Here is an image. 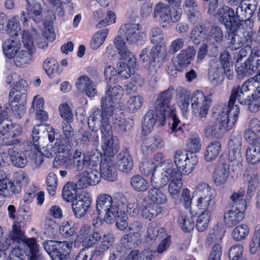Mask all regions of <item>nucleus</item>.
Here are the masks:
<instances>
[{
  "label": "nucleus",
  "instance_id": "nucleus-1",
  "mask_svg": "<svg viewBox=\"0 0 260 260\" xmlns=\"http://www.w3.org/2000/svg\"><path fill=\"white\" fill-rule=\"evenodd\" d=\"M69 140L67 138L56 139L53 149L59 153L55 157L53 167L56 168H63L77 172L84 168H90L97 165L100 160L95 155L86 156L81 151L76 150L73 155L68 152H63L68 146Z\"/></svg>",
  "mask_w": 260,
  "mask_h": 260
},
{
  "label": "nucleus",
  "instance_id": "nucleus-2",
  "mask_svg": "<svg viewBox=\"0 0 260 260\" xmlns=\"http://www.w3.org/2000/svg\"><path fill=\"white\" fill-rule=\"evenodd\" d=\"M174 90V87L170 86L168 89L159 92L157 95L154 106L157 111L164 114L166 117L168 116L171 119L169 135L180 137L183 135L182 124L171 107Z\"/></svg>",
  "mask_w": 260,
  "mask_h": 260
},
{
  "label": "nucleus",
  "instance_id": "nucleus-3",
  "mask_svg": "<svg viewBox=\"0 0 260 260\" xmlns=\"http://www.w3.org/2000/svg\"><path fill=\"white\" fill-rule=\"evenodd\" d=\"M256 8H251L248 5H238L235 10L229 7V40L231 39L229 48L236 50L239 45L236 43L237 31L243 25V22L249 20L253 15Z\"/></svg>",
  "mask_w": 260,
  "mask_h": 260
},
{
  "label": "nucleus",
  "instance_id": "nucleus-4",
  "mask_svg": "<svg viewBox=\"0 0 260 260\" xmlns=\"http://www.w3.org/2000/svg\"><path fill=\"white\" fill-rule=\"evenodd\" d=\"M252 85V81L248 79L241 87L237 86L232 89L229 99V131L233 127L238 118L239 107L235 105L236 100L239 102L245 99V93L249 90V87Z\"/></svg>",
  "mask_w": 260,
  "mask_h": 260
},
{
  "label": "nucleus",
  "instance_id": "nucleus-5",
  "mask_svg": "<svg viewBox=\"0 0 260 260\" xmlns=\"http://www.w3.org/2000/svg\"><path fill=\"white\" fill-rule=\"evenodd\" d=\"M43 246L52 260H67L72 243L67 241L46 240L43 242Z\"/></svg>",
  "mask_w": 260,
  "mask_h": 260
},
{
  "label": "nucleus",
  "instance_id": "nucleus-6",
  "mask_svg": "<svg viewBox=\"0 0 260 260\" xmlns=\"http://www.w3.org/2000/svg\"><path fill=\"white\" fill-rule=\"evenodd\" d=\"M174 162L178 171L184 175H188L192 172L196 166L198 160L193 153L188 154L186 151L177 150L174 156Z\"/></svg>",
  "mask_w": 260,
  "mask_h": 260
},
{
  "label": "nucleus",
  "instance_id": "nucleus-7",
  "mask_svg": "<svg viewBox=\"0 0 260 260\" xmlns=\"http://www.w3.org/2000/svg\"><path fill=\"white\" fill-rule=\"evenodd\" d=\"M156 169H158L160 174L155 177L154 174L151 176V184L153 187L161 188L167 185L170 178L172 173L174 172L175 168L171 160H165L156 165Z\"/></svg>",
  "mask_w": 260,
  "mask_h": 260
},
{
  "label": "nucleus",
  "instance_id": "nucleus-8",
  "mask_svg": "<svg viewBox=\"0 0 260 260\" xmlns=\"http://www.w3.org/2000/svg\"><path fill=\"white\" fill-rule=\"evenodd\" d=\"M219 61L221 67H218L216 65L215 60H211L209 62V78L215 85L220 84L224 79L225 74L227 72L226 69L228 68L227 51L225 50L220 54Z\"/></svg>",
  "mask_w": 260,
  "mask_h": 260
},
{
  "label": "nucleus",
  "instance_id": "nucleus-9",
  "mask_svg": "<svg viewBox=\"0 0 260 260\" xmlns=\"http://www.w3.org/2000/svg\"><path fill=\"white\" fill-rule=\"evenodd\" d=\"M123 35L126 42L131 44H141L145 38V34L140 31V24L136 23H127L121 25L117 37L120 36L123 41L122 38Z\"/></svg>",
  "mask_w": 260,
  "mask_h": 260
},
{
  "label": "nucleus",
  "instance_id": "nucleus-10",
  "mask_svg": "<svg viewBox=\"0 0 260 260\" xmlns=\"http://www.w3.org/2000/svg\"><path fill=\"white\" fill-rule=\"evenodd\" d=\"M9 238L12 241L19 243L23 242L24 245L27 247L30 250L32 251V254L35 260H42V255L39 253L38 245L36 240L34 238H28L26 237L23 232L21 231L20 227L17 225H13L12 232L9 235Z\"/></svg>",
  "mask_w": 260,
  "mask_h": 260
},
{
  "label": "nucleus",
  "instance_id": "nucleus-11",
  "mask_svg": "<svg viewBox=\"0 0 260 260\" xmlns=\"http://www.w3.org/2000/svg\"><path fill=\"white\" fill-rule=\"evenodd\" d=\"M240 145V138L233 139L231 136L229 140V177L235 178L238 177L242 170V164L236 160L235 154Z\"/></svg>",
  "mask_w": 260,
  "mask_h": 260
},
{
  "label": "nucleus",
  "instance_id": "nucleus-12",
  "mask_svg": "<svg viewBox=\"0 0 260 260\" xmlns=\"http://www.w3.org/2000/svg\"><path fill=\"white\" fill-rule=\"evenodd\" d=\"M96 208L99 214H105L106 219L113 217L119 210L118 206L113 203L111 196L106 193H101L96 198Z\"/></svg>",
  "mask_w": 260,
  "mask_h": 260
},
{
  "label": "nucleus",
  "instance_id": "nucleus-13",
  "mask_svg": "<svg viewBox=\"0 0 260 260\" xmlns=\"http://www.w3.org/2000/svg\"><path fill=\"white\" fill-rule=\"evenodd\" d=\"M237 61L235 70L239 77L252 76L257 70L260 66V57L255 54H250L249 57L243 62Z\"/></svg>",
  "mask_w": 260,
  "mask_h": 260
},
{
  "label": "nucleus",
  "instance_id": "nucleus-14",
  "mask_svg": "<svg viewBox=\"0 0 260 260\" xmlns=\"http://www.w3.org/2000/svg\"><path fill=\"white\" fill-rule=\"evenodd\" d=\"M211 95V93L205 96L203 92L197 91L191 98L193 111L196 112L195 110H199V114L202 118L205 117L208 112L212 102Z\"/></svg>",
  "mask_w": 260,
  "mask_h": 260
},
{
  "label": "nucleus",
  "instance_id": "nucleus-15",
  "mask_svg": "<svg viewBox=\"0 0 260 260\" xmlns=\"http://www.w3.org/2000/svg\"><path fill=\"white\" fill-rule=\"evenodd\" d=\"M91 197L87 192H83L76 196L72 206L75 216L80 218L88 213L91 209Z\"/></svg>",
  "mask_w": 260,
  "mask_h": 260
},
{
  "label": "nucleus",
  "instance_id": "nucleus-16",
  "mask_svg": "<svg viewBox=\"0 0 260 260\" xmlns=\"http://www.w3.org/2000/svg\"><path fill=\"white\" fill-rule=\"evenodd\" d=\"M100 181V172L93 169L90 172L83 171L77 175L75 184L78 189H83L90 185H95Z\"/></svg>",
  "mask_w": 260,
  "mask_h": 260
},
{
  "label": "nucleus",
  "instance_id": "nucleus-17",
  "mask_svg": "<svg viewBox=\"0 0 260 260\" xmlns=\"http://www.w3.org/2000/svg\"><path fill=\"white\" fill-rule=\"evenodd\" d=\"M196 54V50L193 46H188L182 49L174 58L173 62L176 70L181 71L184 68L191 63Z\"/></svg>",
  "mask_w": 260,
  "mask_h": 260
},
{
  "label": "nucleus",
  "instance_id": "nucleus-18",
  "mask_svg": "<svg viewBox=\"0 0 260 260\" xmlns=\"http://www.w3.org/2000/svg\"><path fill=\"white\" fill-rule=\"evenodd\" d=\"M93 155L95 156V154ZM96 156L98 157L100 160L97 165L100 162V178L103 177L108 181H115L117 178V171L114 161L109 157L101 160L99 156L96 155ZM93 167H91L90 169H92Z\"/></svg>",
  "mask_w": 260,
  "mask_h": 260
},
{
  "label": "nucleus",
  "instance_id": "nucleus-19",
  "mask_svg": "<svg viewBox=\"0 0 260 260\" xmlns=\"http://www.w3.org/2000/svg\"><path fill=\"white\" fill-rule=\"evenodd\" d=\"M243 178L248 182L246 198L249 200L254 194L259 183V175L257 169L253 167H248L244 172Z\"/></svg>",
  "mask_w": 260,
  "mask_h": 260
},
{
  "label": "nucleus",
  "instance_id": "nucleus-20",
  "mask_svg": "<svg viewBox=\"0 0 260 260\" xmlns=\"http://www.w3.org/2000/svg\"><path fill=\"white\" fill-rule=\"evenodd\" d=\"M166 117V115L156 110H149L146 113L143 119L142 126L143 131L150 132L155 123H157L159 126L163 125Z\"/></svg>",
  "mask_w": 260,
  "mask_h": 260
},
{
  "label": "nucleus",
  "instance_id": "nucleus-21",
  "mask_svg": "<svg viewBox=\"0 0 260 260\" xmlns=\"http://www.w3.org/2000/svg\"><path fill=\"white\" fill-rule=\"evenodd\" d=\"M28 181V178L26 174L24 172L19 171L14 175L13 182L8 180L7 189L13 194L19 193L21 191L22 187L27 184Z\"/></svg>",
  "mask_w": 260,
  "mask_h": 260
},
{
  "label": "nucleus",
  "instance_id": "nucleus-22",
  "mask_svg": "<svg viewBox=\"0 0 260 260\" xmlns=\"http://www.w3.org/2000/svg\"><path fill=\"white\" fill-rule=\"evenodd\" d=\"M228 164L225 157L221 156L213 175L214 183L220 186L226 183L228 180Z\"/></svg>",
  "mask_w": 260,
  "mask_h": 260
},
{
  "label": "nucleus",
  "instance_id": "nucleus-23",
  "mask_svg": "<svg viewBox=\"0 0 260 260\" xmlns=\"http://www.w3.org/2000/svg\"><path fill=\"white\" fill-rule=\"evenodd\" d=\"M114 43L119 51V54L124 60L128 59L126 63L127 66L132 70L135 68L136 58L127 49L125 42L122 40L120 36L116 37L114 41Z\"/></svg>",
  "mask_w": 260,
  "mask_h": 260
},
{
  "label": "nucleus",
  "instance_id": "nucleus-24",
  "mask_svg": "<svg viewBox=\"0 0 260 260\" xmlns=\"http://www.w3.org/2000/svg\"><path fill=\"white\" fill-rule=\"evenodd\" d=\"M26 2V10L28 18L36 23L42 20V0H25Z\"/></svg>",
  "mask_w": 260,
  "mask_h": 260
},
{
  "label": "nucleus",
  "instance_id": "nucleus-25",
  "mask_svg": "<svg viewBox=\"0 0 260 260\" xmlns=\"http://www.w3.org/2000/svg\"><path fill=\"white\" fill-rule=\"evenodd\" d=\"M78 89L85 92L89 97L96 95L97 91L94 83L87 76H82L76 83Z\"/></svg>",
  "mask_w": 260,
  "mask_h": 260
},
{
  "label": "nucleus",
  "instance_id": "nucleus-26",
  "mask_svg": "<svg viewBox=\"0 0 260 260\" xmlns=\"http://www.w3.org/2000/svg\"><path fill=\"white\" fill-rule=\"evenodd\" d=\"M226 132V127L220 123L207 122L204 130L205 136L209 139L221 138Z\"/></svg>",
  "mask_w": 260,
  "mask_h": 260
},
{
  "label": "nucleus",
  "instance_id": "nucleus-27",
  "mask_svg": "<svg viewBox=\"0 0 260 260\" xmlns=\"http://www.w3.org/2000/svg\"><path fill=\"white\" fill-rule=\"evenodd\" d=\"M218 0H210L208 6V13L217 18L221 23H223L225 28H228V10L227 7H222L216 12Z\"/></svg>",
  "mask_w": 260,
  "mask_h": 260
},
{
  "label": "nucleus",
  "instance_id": "nucleus-28",
  "mask_svg": "<svg viewBox=\"0 0 260 260\" xmlns=\"http://www.w3.org/2000/svg\"><path fill=\"white\" fill-rule=\"evenodd\" d=\"M119 170L128 173L133 168V161L129 151L127 149L121 152L117 156Z\"/></svg>",
  "mask_w": 260,
  "mask_h": 260
},
{
  "label": "nucleus",
  "instance_id": "nucleus-29",
  "mask_svg": "<svg viewBox=\"0 0 260 260\" xmlns=\"http://www.w3.org/2000/svg\"><path fill=\"white\" fill-rule=\"evenodd\" d=\"M140 203L142 206L141 214L145 219H151L157 216L162 211V208L158 205L154 203L147 204V201L144 199Z\"/></svg>",
  "mask_w": 260,
  "mask_h": 260
},
{
  "label": "nucleus",
  "instance_id": "nucleus-30",
  "mask_svg": "<svg viewBox=\"0 0 260 260\" xmlns=\"http://www.w3.org/2000/svg\"><path fill=\"white\" fill-rule=\"evenodd\" d=\"M8 154L13 165L18 168H23L27 164V160L24 153L16 147L9 148Z\"/></svg>",
  "mask_w": 260,
  "mask_h": 260
},
{
  "label": "nucleus",
  "instance_id": "nucleus-31",
  "mask_svg": "<svg viewBox=\"0 0 260 260\" xmlns=\"http://www.w3.org/2000/svg\"><path fill=\"white\" fill-rule=\"evenodd\" d=\"M171 12L169 6L162 3H158L155 6L153 16L154 17H159L161 22L169 23L172 19Z\"/></svg>",
  "mask_w": 260,
  "mask_h": 260
},
{
  "label": "nucleus",
  "instance_id": "nucleus-32",
  "mask_svg": "<svg viewBox=\"0 0 260 260\" xmlns=\"http://www.w3.org/2000/svg\"><path fill=\"white\" fill-rule=\"evenodd\" d=\"M231 206L229 210V227L238 225L244 218L246 208Z\"/></svg>",
  "mask_w": 260,
  "mask_h": 260
},
{
  "label": "nucleus",
  "instance_id": "nucleus-33",
  "mask_svg": "<svg viewBox=\"0 0 260 260\" xmlns=\"http://www.w3.org/2000/svg\"><path fill=\"white\" fill-rule=\"evenodd\" d=\"M181 173L176 169L172 173L171 178L168 186V191L171 195H176L179 192L183 186Z\"/></svg>",
  "mask_w": 260,
  "mask_h": 260
},
{
  "label": "nucleus",
  "instance_id": "nucleus-34",
  "mask_svg": "<svg viewBox=\"0 0 260 260\" xmlns=\"http://www.w3.org/2000/svg\"><path fill=\"white\" fill-rule=\"evenodd\" d=\"M114 242V237L112 234H106L101 235L100 240H99L96 247L94 250L96 252V254L102 257L104 253L112 246Z\"/></svg>",
  "mask_w": 260,
  "mask_h": 260
},
{
  "label": "nucleus",
  "instance_id": "nucleus-35",
  "mask_svg": "<svg viewBox=\"0 0 260 260\" xmlns=\"http://www.w3.org/2000/svg\"><path fill=\"white\" fill-rule=\"evenodd\" d=\"M141 235L138 233H130L124 235L121 239L120 242L122 246L128 249H131L138 246L141 241Z\"/></svg>",
  "mask_w": 260,
  "mask_h": 260
},
{
  "label": "nucleus",
  "instance_id": "nucleus-36",
  "mask_svg": "<svg viewBox=\"0 0 260 260\" xmlns=\"http://www.w3.org/2000/svg\"><path fill=\"white\" fill-rule=\"evenodd\" d=\"M90 131H83L80 129V133L82 135L80 138L82 145L87 147L90 144L96 145L99 142V137L97 134V131H94V127Z\"/></svg>",
  "mask_w": 260,
  "mask_h": 260
},
{
  "label": "nucleus",
  "instance_id": "nucleus-37",
  "mask_svg": "<svg viewBox=\"0 0 260 260\" xmlns=\"http://www.w3.org/2000/svg\"><path fill=\"white\" fill-rule=\"evenodd\" d=\"M113 128L117 133L122 135L129 131L132 127V122L118 116L115 115L112 120Z\"/></svg>",
  "mask_w": 260,
  "mask_h": 260
},
{
  "label": "nucleus",
  "instance_id": "nucleus-38",
  "mask_svg": "<svg viewBox=\"0 0 260 260\" xmlns=\"http://www.w3.org/2000/svg\"><path fill=\"white\" fill-rule=\"evenodd\" d=\"M246 191L244 188L240 187L234 191L230 198L232 201V206L247 208ZM243 209V208H242Z\"/></svg>",
  "mask_w": 260,
  "mask_h": 260
},
{
  "label": "nucleus",
  "instance_id": "nucleus-39",
  "mask_svg": "<svg viewBox=\"0 0 260 260\" xmlns=\"http://www.w3.org/2000/svg\"><path fill=\"white\" fill-rule=\"evenodd\" d=\"M34 52L24 49L18 51L13 57L15 65L19 67H25L32 61V55Z\"/></svg>",
  "mask_w": 260,
  "mask_h": 260
},
{
  "label": "nucleus",
  "instance_id": "nucleus-40",
  "mask_svg": "<svg viewBox=\"0 0 260 260\" xmlns=\"http://www.w3.org/2000/svg\"><path fill=\"white\" fill-rule=\"evenodd\" d=\"M226 228V216L224 215L222 220L218 223L216 230L214 231L213 233L209 234L207 237V241L212 243L215 241L220 240L224 236Z\"/></svg>",
  "mask_w": 260,
  "mask_h": 260
},
{
  "label": "nucleus",
  "instance_id": "nucleus-41",
  "mask_svg": "<svg viewBox=\"0 0 260 260\" xmlns=\"http://www.w3.org/2000/svg\"><path fill=\"white\" fill-rule=\"evenodd\" d=\"M239 103L248 106V109L251 113H256L260 110V95L256 94H252L251 96L247 95L245 99Z\"/></svg>",
  "mask_w": 260,
  "mask_h": 260
},
{
  "label": "nucleus",
  "instance_id": "nucleus-42",
  "mask_svg": "<svg viewBox=\"0 0 260 260\" xmlns=\"http://www.w3.org/2000/svg\"><path fill=\"white\" fill-rule=\"evenodd\" d=\"M208 30L203 25H198L193 28L190 34V39L195 44H199L207 36Z\"/></svg>",
  "mask_w": 260,
  "mask_h": 260
},
{
  "label": "nucleus",
  "instance_id": "nucleus-43",
  "mask_svg": "<svg viewBox=\"0 0 260 260\" xmlns=\"http://www.w3.org/2000/svg\"><path fill=\"white\" fill-rule=\"evenodd\" d=\"M77 187L74 182H69L63 186L62 190L63 199L68 202H73L75 200L77 192Z\"/></svg>",
  "mask_w": 260,
  "mask_h": 260
},
{
  "label": "nucleus",
  "instance_id": "nucleus-44",
  "mask_svg": "<svg viewBox=\"0 0 260 260\" xmlns=\"http://www.w3.org/2000/svg\"><path fill=\"white\" fill-rule=\"evenodd\" d=\"M167 232L164 228H159L156 223H151L147 229V239L150 241L155 240L156 238L162 239Z\"/></svg>",
  "mask_w": 260,
  "mask_h": 260
},
{
  "label": "nucleus",
  "instance_id": "nucleus-45",
  "mask_svg": "<svg viewBox=\"0 0 260 260\" xmlns=\"http://www.w3.org/2000/svg\"><path fill=\"white\" fill-rule=\"evenodd\" d=\"M148 197L155 204H165L167 202L166 195L159 189L156 187L150 188L148 192Z\"/></svg>",
  "mask_w": 260,
  "mask_h": 260
},
{
  "label": "nucleus",
  "instance_id": "nucleus-46",
  "mask_svg": "<svg viewBox=\"0 0 260 260\" xmlns=\"http://www.w3.org/2000/svg\"><path fill=\"white\" fill-rule=\"evenodd\" d=\"M18 43L14 39H8L3 44L4 54L8 58H13L18 51Z\"/></svg>",
  "mask_w": 260,
  "mask_h": 260
},
{
  "label": "nucleus",
  "instance_id": "nucleus-47",
  "mask_svg": "<svg viewBox=\"0 0 260 260\" xmlns=\"http://www.w3.org/2000/svg\"><path fill=\"white\" fill-rule=\"evenodd\" d=\"M101 110L105 118L112 116L116 110L115 102L108 99L107 96H103L101 99Z\"/></svg>",
  "mask_w": 260,
  "mask_h": 260
},
{
  "label": "nucleus",
  "instance_id": "nucleus-48",
  "mask_svg": "<svg viewBox=\"0 0 260 260\" xmlns=\"http://www.w3.org/2000/svg\"><path fill=\"white\" fill-rule=\"evenodd\" d=\"M131 185L137 191H146L149 187V183L142 176L135 175L130 180Z\"/></svg>",
  "mask_w": 260,
  "mask_h": 260
},
{
  "label": "nucleus",
  "instance_id": "nucleus-49",
  "mask_svg": "<svg viewBox=\"0 0 260 260\" xmlns=\"http://www.w3.org/2000/svg\"><path fill=\"white\" fill-rule=\"evenodd\" d=\"M216 196H207L200 197L197 202V207L202 212L208 211L210 212V210L214 204V198Z\"/></svg>",
  "mask_w": 260,
  "mask_h": 260
},
{
  "label": "nucleus",
  "instance_id": "nucleus-50",
  "mask_svg": "<svg viewBox=\"0 0 260 260\" xmlns=\"http://www.w3.org/2000/svg\"><path fill=\"white\" fill-rule=\"evenodd\" d=\"M221 144L219 141H214L211 142L207 147L205 153V158L208 161L214 159L219 154Z\"/></svg>",
  "mask_w": 260,
  "mask_h": 260
},
{
  "label": "nucleus",
  "instance_id": "nucleus-51",
  "mask_svg": "<svg viewBox=\"0 0 260 260\" xmlns=\"http://www.w3.org/2000/svg\"><path fill=\"white\" fill-rule=\"evenodd\" d=\"M104 144L102 148L105 154L111 156L118 152L119 146L112 137L104 138Z\"/></svg>",
  "mask_w": 260,
  "mask_h": 260
},
{
  "label": "nucleus",
  "instance_id": "nucleus-52",
  "mask_svg": "<svg viewBox=\"0 0 260 260\" xmlns=\"http://www.w3.org/2000/svg\"><path fill=\"white\" fill-rule=\"evenodd\" d=\"M250 233L249 226L245 224H240L236 226L232 232V236L237 241L244 240Z\"/></svg>",
  "mask_w": 260,
  "mask_h": 260
},
{
  "label": "nucleus",
  "instance_id": "nucleus-53",
  "mask_svg": "<svg viewBox=\"0 0 260 260\" xmlns=\"http://www.w3.org/2000/svg\"><path fill=\"white\" fill-rule=\"evenodd\" d=\"M109 31L107 29H103L92 37L90 42V46L93 49H97L104 43L107 38Z\"/></svg>",
  "mask_w": 260,
  "mask_h": 260
},
{
  "label": "nucleus",
  "instance_id": "nucleus-54",
  "mask_svg": "<svg viewBox=\"0 0 260 260\" xmlns=\"http://www.w3.org/2000/svg\"><path fill=\"white\" fill-rule=\"evenodd\" d=\"M161 50V46L155 45L153 47L150 53L151 57V60L150 63V66L148 67L149 73L153 76L158 72L159 67L156 66L155 63V58L157 57Z\"/></svg>",
  "mask_w": 260,
  "mask_h": 260
},
{
  "label": "nucleus",
  "instance_id": "nucleus-55",
  "mask_svg": "<svg viewBox=\"0 0 260 260\" xmlns=\"http://www.w3.org/2000/svg\"><path fill=\"white\" fill-rule=\"evenodd\" d=\"M113 217L107 219V221H110L111 220L115 219L116 225L117 228L121 230L124 231L128 226V222L126 220V214L123 211L117 210V213L114 214Z\"/></svg>",
  "mask_w": 260,
  "mask_h": 260
},
{
  "label": "nucleus",
  "instance_id": "nucleus-56",
  "mask_svg": "<svg viewBox=\"0 0 260 260\" xmlns=\"http://www.w3.org/2000/svg\"><path fill=\"white\" fill-rule=\"evenodd\" d=\"M246 157L252 164L257 163L260 160V145L248 147L246 150Z\"/></svg>",
  "mask_w": 260,
  "mask_h": 260
},
{
  "label": "nucleus",
  "instance_id": "nucleus-57",
  "mask_svg": "<svg viewBox=\"0 0 260 260\" xmlns=\"http://www.w3.org/2000/svg\"><path fill=\"white\" fill-rule=\"evenodd\" d=\"M41 145L35 144V149H31L28 154V157L36 167H39L43 162V156L41 152Z\"/></svg>",
  "mask_w": 260,
  "mask_h": 260
},
{
  "label": "nucleus",
  "instance_id": "nucleus-58",
  "mask_svg": "<svg viewBox=\"0 0 260 260\" xmlns=\"http://www.w3.org/2000/svg\"><path fill=\"white\" fill-rule=\"evenodd\" d=\"M210 212H202L198 216L196 224L197 230L200 232L206 230L210 221Z\"/></svg>",
  "mask_w": 260,
  "mask_h": 260
},
{
  "label": "nucleus",
  "instance_id": "nucleus-59",
  "mask_svg": "<svg viewBox=\"0 0 260 260\" xmlns=\"http://www.w3.org/2000/svg\"><path fill=\"white\" fill-rule=\"evenodd\" d=\"M108 86L109 89L107 90L105 95L107 96L108 99H111V101L115 102L121 98L123 94V90L120 85H116L112 87L111 85L108 84Z\"/></svg>",
  "mask_w": 260,
  "mask_h": 260
},
{
  "label": "nucleus",
  "instance_id": "nucleus-60",
  "mask_svg": "<svg viewBox=\"0 0 260 260\" xmlns=\"http://www.w3.org/2000/svg\"><path fill=\"white\" fill-rule=\"evenodd\" d=\"M42 226L44 230V234L49 237H53L57 233L58 225L55 221L52 219H46Z\"/></svg>",
  "mask_w": 260,
  "mask_h": 260
},
{
  "label": "nucleus",
  "instance_id": "nucleus-61",
  "mask_svg": "<svg viewBox=\"0 0 260 260\" xmlns=\"http://www.w3.org/2000/svg\"><path fill=\"white\" fill-rule=\"evenodd\" d=\"M6 29V31L11 37L17 36L21 33L20 24L15 18L8 21Z\"/></svg>",
  "mask_w": 260,
  "mask_h": 260
},
{
  "label": "nucleus",
  "instance_id": "nucleus-62",
  "mask_svg": "<svg viewBox=\"0 0 260 260\" xmlns=\"http://www.w3.org/2000/svg\"><path fill=\"white\" fill-rule=\"evenodd\" d=\"M96 253L94 249L86 247L79 252L76 256V260H91L92 258L101 257Z\"/></svg>",
  "mask_w": 260,
  "mask_h": 260
},
{
  "label": "nucleus",
  "instance_id": "nucleus-63",
  "mask_svg": "<svg viewBox=\"0 0 260 260\" xmlns=\"http://www.w3.org/2000/svg\"><path fill=\"white\" fill-rule=\"evenodd\" d=\"M43 67L49 76L55 73L59 74V65L54 58L46 59Z\"/></svg>",
  "mask_w": 260,
  "mask_h": 260
},
{
  "label": "nucleus",
  "instance_id": "nucleus-64",
  "mask_svg": "<svg viewBox=\"0 0 260 260\" xmlns=\"http://www.w3.org/2000/svg\"><path fill=\"white\" fill-rule=\"evenodd\" d=\"M143 99L140 95L133 96L130 98L127 102V107L131 113L136 112L142 106Z\"/></svg>",
  "mask_w": 260,
  "mask_h": 260
}]
</instances>
